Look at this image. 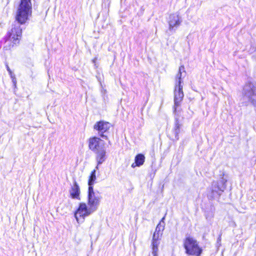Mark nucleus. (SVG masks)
<instances>
[{
  "label": "nucleus",
  "instance_id": "1",
  "mask_svg": "<svg viewBox=\"0 0 256 256\" xmlns=\"http://www.w3.org/2000/svg\"><path fill=\"white\" fill-rule=\"evenodd\" d=\"M32 15V0H20L18 6L15 16V24L12 25L11 30L0 41V46L4 44L3 49L9 50L14 45L18 44L22 38V28Z\"/></svg>",
  "mask_w": 256,
  "mask_h": 256
},
{
  "label": "nucleus",
  "instance_id": "2",
  "mask_svg": "<svg viewBox=\"0 0 256 256\" xmlns=\"http://www.w3.org/2000/svg\"><path fill=\"white\" fill-rule=\"evenodd\" d=\"M184 94L182 90V86H176L174 90V106H173V113L174 115V126L172 130V136L170 138L174 142L179 140V134L182 130V123L180 120L181 110L180 108L181 102L182 100Z\"/></svg>",
  "mask_w": 256,
  "mask_h": 256
},
{
  "label": "nucleus",
  "instance_id": "3",
  "mask_svg": "<svg viewBox=\"0 0 256 256\" xmlns=\"http://www.w3.org/2000/svg\"><path fill=\"white\" fill-rule=\"evenodd\" d=\"M224 174H220V178L212 182L211 186L207 190V197L209 200H218L226 188L228 180L224 178Z\"/></svg>",
  "mask_w": 256,
  "mask_h": 256
},
{
  "label": "nucleus",
  "instance_id": "4",
  "mask_svg": "<svg viewBox=\"0 0 256 256\" xmlns=\"http://www.w3.org/2000/svg\"><path fill=\"white\" fill-rule=\"evenodd\" d=\"M242 94L244 100L256 108V82L249 81L246 82Z\"/></svg>",
  "mask_w": 256,
  "mask_h": 256
},
{
  "label": "nucleus",
  "instance_id": "5",
  "mask_svg": "<svg viewBox=\"0 0 256 256\" xmlns=\"http://www.w3.org/2000/svg\"><path fill=\"white\" fill-rule=\"evenodd\" d=\"M185 252L188 256H200L202 249L198 244L196 240L190 236H187L184 243Z\"/></svg>",
  "mask_w": 256,
  "mask_h": 256
},
{
  "label": "nucleus",
  "instance_id": "6",
  "mask_svg": "<svg viewBox=\"0 0 256 256\" xmlns=\"http://www.w3.org/2000/svg\"><path fill=\"white\" fill-rule=\"evenodd\" d=\"M96 210L92 208L82 202L79 204L78 208L74 212V216L78 222H80V218L82 219L81 222H82L86 217L90 216Z\"/></svg>",
  "mask_w": 256,
  "mask_h": 256
},
{
  "label": "nucleus",
  "instance_id": "7",
  "mask_svg": "<svg viewBox=\"0 0 256 256\" xmlns=\"http://www.w3.org/2000/svg\"><path fill=\"white\" fill-rule=\"evenodd\" d=\"M102 196L98 190H94V188H88L87 201L89 206L93 208L96 211L98 210Z\"/></svg>",
  "mask_w": 256,
  "mask_h": 256
},
{
  "label": "nucleus",
  "instance_id": "8",
  "mask_svg": "<svg viewBox=\"0 0 256 256\" xmlns=\"http://www.w3.org/2000/svg\"><path fill=\"white\" fill-rule=\"evenodd\" d=\"M112 125L109 122L100 120L96 122L94 129L98 132V136L104 139L108 140V134Z\"/></svg>",
  "mask_w": 256,
  "mask_h": 256
},
{
  "label": "nucleus",
  "instance_id": "9",
  "mask_svg": "<svg viewBox=\"0 0 256 256\" xmlns=\"http://www.w3.org/2000/svg\"><path fill=\"white\" fill-rule=\"evenodd\" d=\"M182 22V18L178 14L176 13L170 14L167 19L168 29L166 32H168L169 35L176 32Z\"/></svg>",
  "mask_w": 256,
  "mask_h": 256
},
{
  "label": "nucleus",
  "instance_id": "10",
  "mask_svg": "<svg viewBox=\"0 0 256 256\" xmlns=\"http://www.w3.org/2000/svg\"><path fill=\"white\" fill-rule=\"evenodd\" d=\"M106 143L100 138L93 136L88 139V148L94 153L106 148Z\"/></svg>",
  "mask_w": 256,
  "mask_h": 256
},
{
  "label": "nucleus",
  "instance_id": "11",
  "mask_svg": "<svg viewBox=\"0 0 256 256\" xmlns=\"http://www.w3.org/2000/svg\"><path fill=\"white\" fill-rule=\"evenodd\" d=\"M106 150V148L94 153L96 154V160L97 164L96 166V170L99 169V166L103 164L107 158Z\"/></svg>",
  "mask_w": 256,
  "mask_h": 256
},
{
  "label": "nucleus",
  "instance_id": "12",
  "mask_svg": "<svg viewBox=\"0 0 256 256\" xmlns=\"http://www.w3.org/2000/svg\"><path fill=\"white\" fill-rule=\"evenodd\" d=\"M204 212L206 220L208 222L212 221L214 216V206L212 204H208L204 208Z\"/></svg>",
  "mask_w": 256,
  "mask_h": 256
},
{
  "label": "nucleus",
  "instance_id": "13",
  "mask_svg": "<svg viewBox=\"0 0 256 256\" xmlns=\"http://www.w3.org/2000/svg\"><path fill=\"white\" fill-rule=\"evenodd\" d=\"M80 188L76 180L74 181L73 186L70 190V194L72 198L80 200Z\"/></svg>",
  "mask_w": 256,
  "mask_h": 256
},
{
  "label": "nucleus",
  "instance_id": "14",
  "mask_svg": "<svg viewBox=\"0 0 256 256\" xmlns=\"http://www.w3.org/2000/svg\"><path fill=\"white\" fill-rule=\"evenodd\" d=\"M145 160V156L142 154H137L134 158V162L132 164L131 166L134 168L136 166L140 167L142 166Z\"/></svg>",
  "mask_w": 256,
  "mask_h": 256
},
{
  "label": "nucleus",
  "instance_id": "15",
  "mask_svg": "<svg viewBox=\"0 0 256 256\" xmlns=\"http://www.w3.org/2000/svg\"><path fill=\"white\" fill-rule=\"evenodd\" d=\"M98 170L95 168L92 170L90 174L88 180V188H94V185L96 182V172Z\"/></svg>",
  "mask_w": 256,
  "mask_h": 256
},
{
  "label": "nucleus",
  "instance_id": "16",
  "mask_svg": "<svg viewBox=\"0 0 256 256\" xmlns=\"http://www.w3.org/2000/svg\"><path fill=\"white\" fill-rule=\"evenodd\" d=\"M160 240H152V254L153 256H158V246L160 244Z\"/></svg>",
  "mask_w": 256,
  "mask_h": 256
},
{
  "label": "nucleus",
  "instance_id": "17",
  "mask_svg": "<svg viewBox=\"0 0 256 256\" xmlns=\"http://www.w3.org/2000/svg\"><path fill=\"white\" fill-rule=\"evenodd\" d=\"M182 74L180 72L178 73L176 78V83L175 85L176 86H182V84L183 83V80H182Z\"/></svg>",
  "mask_w": 256,
  "mask_h": 256
},
{
  "label": "nucleus",
  "instance_id": "18",
  "mask_svg": "<svg viewBox=\"0 0 256 256\" xmlns=\"http://www.w3.org/2000/svg\"><path fill=\"white\" fill-rule=\"evenodd\" d=\"M164 229V224H161V223H158L156 226L154 232H156L160 234H162V232H160L161 230L163 231Z\"/></svg>",
  "mask_w": 256,
  "mask_h": 256
},
{
  "label": "nucleus",
  "instance_id": "19",
  "mask_svg": "<svg viewBox=\"0 0 256 256\" xmlns=\"http://www.w3.org/2000/svg\"><path fill=\"white\" fill-rule=\"evenodd\" d=\"M106 90H102V99L105 104H106V102L108 101V96L106 94Z\"/></svg>",
  "mask_w": 256,
  "mask_h": 256
},
{
  "label": "nucleus",
  "instance_id": "20",
  "mask_svg": "<svg viewBox=\"0 0 256 256\" xmlns=\"http://www.w3.org/2000/svg\"><path fill=\"white\" fill-rule=\"evenodd\" d=\"M162 236V234H160L154 232L152 236V240H160V237Z\"/></svg>",
  "mask_w": 256,
  "mask_h": 256
},
{
  "label": "nucleus",
  "instance_id": "21",
  "mask_svg": "<svg viewBox=\"0 0 256 256\" xmlns=\"http://www.w3.org/2000/svg\"><path fill=\"white\" fill-rule=\"evenodd\" d=\"M256 51V44H252L250 45V47L248 50V52L252 54Z\"/></svg>",
  "mask_w": 256,
  "mask_h": 256
},
{
  "label": "nucleus",
  "instance_id": "22",
  "mask_svg": "<svg viewBox=\"0 0 256 256\" xmlns=\"http://www.w3.org/2000/svg\"><path fill=\"white\" fill-rule=\"evenodd\" d=\"M12 79V81L13 84V86L14 88H16V76H13V77L10 78Z\"/></svg>",
  "mask_w": 256,
  "mask_h": 256
},
{
  "label": "nucleus",
  "instance_id": "23",
  "mask_svg": "<svg viewBox=\"0 0 256 256\" xmlns=\"http://www.w3.org/2000/svg\"><path fill=\"white\" fill-rule=\"evenodd\" d=\"M182 72H186L185 68H184V65L180 66L179 67V70H178V72H180L182 74Z\"/></svg>",
  "mask_w": 256,
  "mask_h": 256
},
{
  "label": "nucleus",
  "instance_id": "24",
  "mask_svg": "<svg viewBox=\"0 0 256 256\" xmlns=\"http://www.w3.org/2000/svg\"><path fill=\"white\" fill-rule=\"evenodd\" d=\"M222 234H220L217 238V244L219 246L221 245Z\"/></svg>",
  "mask_w": 256,
  "mask_h": 256
},
{
  "label": "nucleus",
  "instance_id": "25",
  "mask_svg": "<svg viewBox=\"0 0 256 256\" xmlns=\"http://www.w3.org/2000/svg\"><path fill=\"white\" fill-rule=\"evenodd\" d=\"M165 216H164L160 220V222L158 223H161V224H164V226H165Z\"/></svg>",
  "mask_w": 256,
  "mask_h": 256
},
{
  "label": "nucleus",
  "instance_id": "26",
  "mask_svg": "<svg viewBox=\"0 0 256 256\" xmlns=\"http://www.w3.org/2000/svg\"><path fill=\"white\" fill-rule=\"evenodd\" d=\"M10 78L12 77H13V76H15V74L12 72L11 70H10V72H8Z\"/></svg>",
  "mask_w": 256,
  "mask_h": 256
},
{
  "label": "nucleus",
  "instance_id": "27",
  "mask_svg": "<svg viewBox=\"0 0 256 256\" xmlns=\"http://www.w3.org/2000/svg\"><path fill=\"white\" fill-rule=\"evenodd\" d=\"M6 70H8V72H10V70H11L7 64H6Z\"/></svg>",
  "mask_w": 256,
  "mask_h": 256
},
{
  "label": "nucleus",
  "instance_id": "28",
  "mask_svg": "<svg viewBox=\"0 0 256 256\" xmlns=\"http://www.w3.org/2000/svg\"><path fill=\"white\" fill-rule=\"evenodd\" d=\"M97 60V58H94L92 60V62L94 64V66H96V61Z\"/></svg>",
  "mask_w": 256,
  "mask_h": 256
}]
</instances>
